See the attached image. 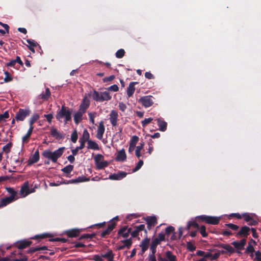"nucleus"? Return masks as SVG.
I'll use <instances>...</instances> for the list:
<instances>
[{"mask_svg": "<svg viewBox=\"0 0 261 261\" xmlns=\"http://www.w3.org/2000/svg\"><path fill=\"white\" fill-rule=\"evenodd\" d=\"M52 236V234L49 233H43L39 234H37L34 237L31 238L30 239L40 241L42 239H44L45 238H51Z\"/></svg>", "mask_w": 261, "mask_h": 261, "instance_id": "a878e982", "label": "nucleus"}, {"mask_svg": "<svg viewBox=\"0 0 261 261\" xmlns=\"http://www.w3.org/2000/svg\"><path fill=\"white\" fill-rule=\"evenodd\" d=\"M115 78V75H112L108 77H105L102 79L104 83L108 82L113 81Z\"/></svg>", "mask_w": 261, "mask_h": 261, "instance_id": "e2e57ef3", "label": "nucleus"}, {"mask_svg": "<svg viewBox=\"0 0 261 261\" xmlns=\"http://www.w3.org/2000/svg\"><path fill=\"white\" fill-rule=\"evenodd\" d=\"M218 247L224 249L226 253H228L229 255L234 252V248L228 244H220L218 245Z\"/></svg>", "mask_w": 261, "mask_h": 261, "instance_id": "412c9836", "label": "nucleus"}, {"mask_svg": "<svg viewBox=\"0 0 261 261\" xmlns=\"http://www.w3.org/2000/svg\"><path fill=\"white\" fill-rule=\"evenodd\" d=\"M232 245L234 246V247L237 249V250H242L243 249V248L242 247V246L240 244V243L238 241H234L232 242Z\"/></svg>", "mask_w": 261, "mask_h": 261, "instance_id": "bf43d9fd", "label": "nucleus"}, {"mask_svg": "<svg viewBox=\"0 0 261 261\" xmlns=\"http://www.w3.org/2000/svg\"><path fill=\"white\" fill-rule=\"evenodd\" d=\"M49 241L50 242H61L62 243H65L67 241V240L65 238H56L55 239H49Z\"/></svg>", "mask_w": 261, "mask_h": 261, "instance_id": "4d7b16f0", "label": "nucleus"}, {"mask_svg": "<svg viewBox=\"0 0 261 261\" xmlns=\"http://www.w3.org/2000/svg\"><path fill=\"white\" fill-rule=\"evenodd\" d=\"M198 229H199L200 233L203 237L205 238L207 236V233L206 232V227L205 226H201Z\"/></svg>", "mask_w": 261, "mask_h": 261, "instance_id": "09e8293b", "label": "nucleus"}, {"mask_svg": "<svg viewBox=\"0 0 261 261\" xmlns=\"http://www.w3.org/2000/svg\"><path fill=\"white\" fill-rule=\"evenodd\" d=\"M134 228H136V229L139 231V232L144 231L145 233V236H147V230L145 228V226L144 224H140L137 226H135L134 227Z\"/></svg>", "mask_w": 261, "mask_h": 261, "instance_id": "58836bf2", "label": "nucleus"}, {"mask_svg": "<svg viewBox=\"0 0 261 261\" xmlns=\"http://www.w3.org/2000/svg\"><path fill=\"white\" fill-rule=\"evenodd\" d=\"M89 180V178H87L85 176H80L76 179H71L68 180V184H76L78 182H84Z\"/></svg>", "mask_w": 261, "mask_h": 261, "instance_id": "c85d7f7f", "label": "nucleus"}, {"mask_svg": "<svg viewBox=\"0 0 261 261\" xmlns=\"http://www.w3.org/2000/svg\"><path fill=\"white\" fill-rule=\"evenodd\" d=\"M32 244V242L30 239H23L16 242L15 246L19 250H22L30 247Z\"/></svg>", "mask_w": 261, "mask_h": 261, "instance_id": "6e6552de", "label": "nucleus"}, {"mask_svg": "<svg viewBox=\"0 0 261 261\" xmlns=\"http://www.w3.org/2000/svg\"><path fill=\"white\" fill-rule=\"evenodd\" d=\"M6 190L10 194V198L13 199L14 201L18 199L17 192L12 188L6 187Z\"/></svg>", "mask_w": 261, "mask_h": 261, "instance_id": "b1692460", "label": "nucleus"}, {"mask_svg": "<svg viewBox=\"0 0 261 261\" xmlns=\"http://www.w3.org/2000/svg\"><path fill=\"white\" fill-rule=\"evenodd\" d=\"M89 106H90V102H89V100H88L86 98H85L83 99V101L80 106V109L78 111H79L83 113H85V112H86V110L89 108Z\"/></svg>", "mask_w": 261, "mask_h": 261, "instance_id": "aec40b11", "label": "nucleus"}, {"mask_svg": "<svg viewBox=\"0 0 261 261\" xmlns=\"http://www.w3.org/2000/svg\"><path fill=\"white\" fill-rule=\"evenodd\" d=\"M196 246L190 242H187V249L191 252H193L196 249Z\"/></svg>", "mask_w": 261, "mask_h": 261, "instance_id": "de8ad7c7", "label": "nucleus"}, {"mask_svg": "<svg viewBox=\"0 0 261 261\" xmlns=\"http://www.w3.org/2000/svg\"><path fill=\"white\" fill-rule=\"evenodd\" d=\"M12 147V143L11 142H9L3 147V151L6 153H8L10 152Z\"/></svg>", "mask_w": 261, "mask_h": 261, "instance_id": "c03bdc74", "label": "nucleus"}, {"mask_svg": "<svg viewBox=\"0 0 261 261\" xmlns=\"http://www.w3.org/2000/svg\"><path fill=\"white\" fill-rule=\"evenodd\" d=\"M30 194L29 183L28 181H25L21 187L19 194L22 197H25Z\"/></svg>", "mask_w": 261, "mask_h": 261, "instance_id": "9b49d317", "label": "nucleus"}, {"mask_svg": "<svg viewBox=\"0 0 261 261\" xmlns=\"http://www.w3.org/2000/svg\"><path fill=\"white\" fill-rule=\"evenodd\" d=\"M175 228L174 227L172 226H168L165 229V233L167 235H169L171 233H173L174 232Z\"/></svg>", "mask_w": 261, "mask_h": 261, "instance_id": "13d9d810", "label": "nucleus"}, {"mask_svg": "<svg viewBox=\"0 0 261 261\" xmlns=\"http://www.w3.org/2000/svg\"><path fill=\"white\" fill-rule=\"evenodd\" d=\"M73 166L71 165H69L68 166H65L63 168L61 169L62 171L64 173H66V176L67 177H70V176L69 174L71 172V171L73 170Z\"/></svg>", "mask_w": 261, "mask_h": 261, "instance_id": "2f4dec72", "label": "nucleus"}, {"mask_svg": "<svg viewBox=\"0 0 261 261\" xmlns=\"http://www.w3.org/2000/svg\"><path fill=\"white\" fill-rule=\"evenodd\" d=\"M105 131V127L103 121H101L99 123L98 129L96 134V137L99 140H101L103 137V135Z\"/></svg>", "mask_w": 261, "mask_h": 261, "instance_id": "a211bd4d", "label": "nucleus"}, {"mask_svg": "<svg viewBox=\"0 0 261 261\" xmlns=\"http://www.w3.org/2000/svg\"><path fill=\"white\" fill-rule=\"evenodd\" d=\"M143 161L141 160H139V161L138 162V163L136 165L135 168H134L133 169V172H135L138 171L141 168V167L143 166Z\"/></svg>", "mask_w": 261, "mask_h": 261, "instance_id": "6e6d98bb", "label": "nucleus"}, {"mask_svg": "<svg viewBox=\"0 0 261 261\" xmlns=\"http://www.w3.org/2000/svg\"><path fill=\"white\" fill-rule=\"evenodd\" d=\"M154 239H157L159 243H160L161 241L165 240V234L163 233H159L158 237L155 238Z\"/></svg>", "mask_w": 261, "mask_h": 261, "instance_id": "69168bd1", "label": "nucleus"}, {"mask_svg": "<svg viewBox=\"0 0 261 261\" xmlns=\"http://www.w3.org/2000/svg\"><path fill=\"white\" fill-rule=\"evenodd\" d=\"M197 219L200 221L204 222L207 224L212 225L218 224L220 220V217L206 215L198 216Z\"/></svg>", "mask_w": 261, "mask_h": 261, "instance_id": "39448f33", "label": "nucleus"}, {"mask_svg": "<svg viewBox=\"0 0 261 261\" xmlns=\"http://www.w3.org/2000/svg\"><path fill=\"white\" fill-rule=\"evenodd\" d=\"M121 242L123 243L124 246L127 249H129L132 245L133 242L132 238H129L126 240L121 241Z\"/></svg>", "mask_w": 261, "mask_h": 261, "instance_id": "4c0bfd02", "label": "nucleus"}, {"mask_svg": "<svg viewBox=\"0 0 261 261\" xmlns=\"http://www.w3.org/2000/svg\"><path fill=\"white\" fill-rule=\"evenodd\" d=\"M78 139L77 130L75 129L71 135V140L72 142L75 143Z\"/></svg>", "mask_w": 261, "mask_h": 261, "instance_id": "8fccbe9b", "label": "nucleus"}, {"mask_svg": "<svg viewBox=\"0 0 261 261\" xmlns=\"http://www.w3.org/2000/svg\"><path fill=\"white\" fill-rule=\"evenodd\" d=\"M30 114L31 111L29 109H19L16 114L15 119L17 121H23Z\"/></svg>", "mask_w": 261, "mask_h": 261, "instance_id": "0eeeda50", "label": "nucleus"}, {"mask_svg": "<svg viewBox=\"0 0 261 261\" xmlns=\"http://www.w3.org/2000/svg\"><path fill=\"white\" fill-rule=\"evenodd\" d=\"M165 255L166 257V261H177L176 256L173 255L172 252L170 251L166 252Z\"/></svg>", "mask_w": 261, "mask_h": 261, "instance_id": "72a5a7b5", "label": "nucleus"}, {"mask_svg": "<svg viewBox=\"0 0 261 261\" xmlns=\"http://www.w3.org/2000/svg\"><path fill=\"white\" fill-rule=\"evenodd\" d=\"M144 145V143L142 142L140 143L139 145L136 147V149L135 150V154L136 156L139 159L141 156V151L143 149Z\"/></svg>", "mask_w": 261, "mask_h": 261, "instance_id": "c9c22d12", "label": "nucleus"}, {"mask_svg": "<svg viewBox=\"0 0 261 261\" xmlns=\"http://www.w3.org/2000/svg\"><path fill=\"white\" fill-rule=\"evenodd\" d=\"M250 228L247 226H244L242 227L240 230L236 233V237H247L250 234Z\"/></svg>", "mask_w": 261, "mask_h": 261, "instance_id": "f8f14e48", "label": "nucleus"}, {"mask_svg": "<svg viewBox=\"0 0 261 261\" xmlns=\"http://www.w3.org/2000/svg\"><path fill=\"white\" fill-rule=\"evenodd\" d=\"M225 225L234 231H237L239 229V226L238 225L232 223H226L225 224Z\"/></svg>", "mask_w": 261, "mask_h": 261, "instance_id": "3c124183", "label": "nucleus"}, {"mask_svg": "<svg viewBox=\"0 0 261 261\" xmlns=\"http://www.w3.org/2000/svg\"><path fill=\"white\" fill-rule=\"evenodd\" d=\"M127 230V226H124L122 228H121L118 232V234L119 236H122L123 238H127L129 234L128 233V232L126 231Z\"/></svg>", "mask_w": 261, "mask_h": 261, "instance_id": "7c9ffc66", "label": "nucleus"}, {"mask_svg": "<svg viewBox=\"0 0 261 261\" xmlns=\"http://www.w3.org/2000/svg\"><path fill=\"white\" fill-rule=\"evenodd\" d=\"M255 259L257 261H261V252L259 251H257L255 252Z\"/></svg>", "mask_w": 261, "mask_h": 261, "instance_id": "774afa93", "label": "nucleus"}, {"mask_svg": "<svg viewBox=\"0 0 261 261\" xmlns=\"http://www.w3.org/2000/svg\"><path fill=\"white\" fill-rule=\"evenodd\" d=\"M95 113H89L88 115L90 119V121L93 124H94V117H95Z\"/></svg>", "mask_w": 261, "mask_h": 261, "instance_id": "0e129e2a", "label": "nucleus"}, {"mask_svg": "<svg viewBox=\"0 0 261 261\" xmlns=\"http://www.w3.org/2000/svg\"><path fill=\"white\" fill-rule=\"evenodd\" d=\"M116 226V223L113 221L110 222L108 227L106 229L103 230L100 234L101 238H105L107 235L109 234L113 230Z\"/></svg>", "mask_w": 261, "mask_h": 261, "instance_id": "ddd939ff", "label": "nucleus"}, {"mask_svg": "<svg viewBox=\"0 0 261 261\" xmlns=\"http://www.w3.org/2000/svg\"><path fill=\"white\" fill-rule=\"evenodd\" d=\"M84 113L78 111L73 116L74 121L75 124H78L82 120V117Z\"/></svg>", "mask_w": 261, "mask_h": 261, "instance_id": "cd10ccee", "label": "nucleus"}, {"mask_svg": "<svg viewBox=\"0 0 261 261\" xmlns=\"http://www.w3.org/2000/svg\"><path fill=\"white\" fill-rule=\"evenodd\" d=\"M138 84V83L136 82L130 83L128 87L127 88V95L128 97H130L133 96L136 89L135 85Z\"/></svg>", "mask_w": 261, "mask_h": 261, "instance_id": "4be33fe9", "label": "nucleus"}, {"mask_svg": "<svg viewBox=\"0 0 261 261\" xmlns=\"http://www.w3.org/2000/svg\"><path fill=\"white\" fill-rule=\"evenodd\" d=\"M113 256H114V254H113L112 250H109L106 253L101 254V257L107 259L110 258Z\"/></svg>", "mask_w": 261, "mask_h": 261, "instance_id": "603ef678", "label": "nucleus"}, {"mask_svg": "<svg viewBox=\"0 0 261 261\" xmlns=\"http://www.w3.org/2000/svg\"><path fill=\"white\" fill-rule=\"evenodd\" d=\"M126 159V155L124 149H122L118 152L117 155L115 158L116 161L124 162Z\"/></svg>", "mask_w": 261, "mask_h": 261, "instance_id": "5701e85b", "label": "nucleus"}, {"mask_svg": "<svg viewBox=\"0 0 261 261\" xmlns=\"http://www.w3.org/2000/svg\"><path fill=\"white\" fill-rule=\"evenodd\" d=\"M145 237L146 238L141 241L140 244L143 253L148 249L150 242V239L147 238V236Z\"/></svg>", "mask_w": 261, "mask_h": 261, "instance_id": "6ab92c4d", "label": "nucleus"}, {"mask_svg": "<svg viewBox=\"0 0 261 261\" xmlns=\"http://www.w3.org/2000/svg\"><path fill=\"white\" fill-rule=\"evenodd\" d=\"M51 95L50 90L48 88H46L45 93H41L39 95V98L42 99L43 100H47L48 99Z\"/></svg>", "mask_w": 261, "mask_h": 261, "instance_id": "c756f323", "label": "nucleus"}, {"mask_svg": "<svg viewBox=\"0 0 261 261\" xmlns=\"http://www.w3.org/2000/svg\"><path fill=\"white\" fill-rule=\"evenodd\" d=\"M65 147H62L52 152L49 150H45L42 153V156L51 160L54 163H56L58 159L63 154Z\"/></svg>", "mask_w": 261, "mask_h": 261, "instance_id": "7ed1b4c3", "label": "nucleus"}, {"mask_svg": "<svg viewBox=\"0 0 261 261\" xmlns=\"http://www.w3.org/2000/svg\"><path fill=\"white\" fill-rule=\"evenodd\" d=\"M4 74L5 75V77L4 79V81L5 83H8L13 80L12 76L10 75L8 71H5L4 72Z\"/></svg>", "mask_w": 261, "mask_h": 261, "instance_id": "79ce46f5", "label": "nucleus"}, {"mask_svg": "<svg viewBox=\"0 0 261 261\" xmlns=\"http://www.w3.org/2000/svg\"><path fill=\"white\" fill-rule=\"evenodd\" d=\"M90 135L87 129H85L83 132L82 137L80 139L81 145L76 147L75 149L72 150V153L73 155H76L78 151L80 149H82L85 147V143L87 142L88 149L98 150L99 149L98 144L94 141L89 139Z\"/></svg>", "mask_w": 261, "mask_h": 261, "instance_id": "f257e3e1", "label": "nucleus"}, {"mask_svg": "<svg viewBox=\"0 0 261 261\" xmlns=\"http://www.w3.org/2000/svg\"><path fill=\"white\" fill-rule=\"evenodd\" d=\"M92 97L94 100L100 102L108 101L112 98V96L109 92L104 91L99 93L95 90L93 91Z\"/></svg>", "mask_w": 261, "mask_h": 261, "instance_id": "20e7f679", "label": "nucleus"}, {"mask_svg": "<svg viewBox=\"0 0 261 261\" xmlns=\"http://www.w3.org/2000/svg\"><path fill=\"white\" fill-rule=\"evenodd\" d=\"M118 107L119 109L122 112H124L127 108L126 105L122 102L119 103Z\"/></svg>", "mask_w": 261, "mask_h": 261, "instance_id": "338daca9", "label": "nucleus"}, {"mask_svg": "<svg viewBox=\"0 0 261 261\" xmlns=\"http://www.w3.org/2000/svg\"><path fill=\"white\" fill-rule=\"evenodd\" d=\"M253 252H254V249L252 244H250V242L248 243V245L246 249V253H252ZM253 255V254H252L250 256L252 257Z\"/></svg>", "mask_w": 261, "mask_h": 261, "instance_id": "49530a36", "label": "nucleus"}, {"mask_svg": "<svg viewBox=\"0 0 261 261\" xmlns=\"http://www.w3.org/2000/svg\"><path fill=\"white\" fill-rule=\"evenodd\" d=\"M95 233H92V234H88L86 233L82 234L81 236V237L79 238V240H82L83 239H92L95 237Z\"/></svg>", "mask_w": 261, "mask_h": 261, "instance_id": "37998d69", "label": "nucleus"}, {"mask_svg": "<svg viewBox=\"0 0 261 261\" xmlns=\"http://www.w3.org/2000/svg\"><path fill=\"white\" fill-rule=\"evenodd\" d=\"M50 135L57 140H60L65 138V135L60 133L57 128H52L50 130Z\"/></svg>", "mask_w": 261, "mask_h": 261, "instance_id": "f3484780", "label": "nucleus"}, {"mask_svg": "<svg viewBox=\"0 0 261 261\" xmlns=\"http://www.w3.org/2000/svg\"><path fill=\"white\" fill-rule=\"evenodd\" d=\"M27 42L29 44V45L27 46L28 48L34 47L38 46L40 48V46L38 44V43L33 40L27 39Z\"/></svg>", "mask_w": 261, "mask_h": 261, "instance_id": "a19ab883", "label": "nucleus"}, {"mask_svg": "<svg viewBox=\"0 0 261 261\" xmlns=\"http://www.w3.org/2000/svg\"><path fill=\"white\" fill-rule=\"evenodd\" d=\"M96 168L98 170H101L107 167L109 165V162L104 160V156L100 154H97L94 157Z\"/></svg>", "mask_w": 261, "mask_h": 261, "instance_id": "423d86ee", "label": "nucleus"}, {"mask_svg": "<svg viewBox=\"0 0 261 261\" xmlns=\"http://www.w3.org/2000/svg\"><path fill=\"white\" fill-rule=\"evenodd\" d=\"M139 102H140L144 107H149L153 103V97L150 95L141 97L139 99Z\"/></svg>", "mask_w": 261, "mask_h": 261, "instance_id": "1a4fd4ad", "label": "nucleus"}, {"mask_svg": "<svg viewBox=\"0 0 261 261\" xmlns=\"http://www.w3.org/2000/svg\"><path fill=\"white\" fill-rule=\"evenodd\" d=\"M159 242L157 239H153L151 242L150 249L151 251V254L155 255L156 251V247L159 244Z\"/></svg>", "mask_w": 261, "mask_h": 261, "instance_id": "473e14b6", "label": "nucleus"}, {"mask_svg": "<svg viewBox=\"0 0 261 261\" xmlns=\"http://www.w3.org/2000/svg\"><path fill=\"white\" fill-rule=\"evenodd\" d=\"M125 53V50L123 49H120L116 51L115 56L116 58L120 59L124 56Z\"/></svg>", "mask_w": 261, "mask_h": 261, "instance_id": "a18cd8bd", "label": "nucleus"}, {"mask_svg": "<svg viewBox=\"0 0 261 261\" xmlns=\"http://www.w3.org/2000/svg\"><path fill=\"white\" fill-rule=\"evenodd\" d=\"M147 224V230H150L157 224V219L155 216H148L145 218Z\"/></svg>", "mask_w": 261, "mask_h": 261, "instance_id": "9d476101", "label": "nucleus"}, {"mask_svg": "<svg viewBox=\"0 0 261 261\" xmlns=\"http://www.w3.org/2000/svg\"><path fill=\"white\" fill-rule=\"evenodd\" d=\"M153 119L152 118H146L144 120L141 122L142 125L143 127L145 126L146 125L150 123L152 121Z\"/></svg>", "mask_w": 261, "mask_h": 261, "instance_id": "052dcab7", "label": "nucleus"}, {"mask_svg": "<svg viewBox=\"0 0 261 261\" xmlns=\"http://www.w3.org/2000/svg\"><path fill=\"white\" fill-rule=\"evenodd\" d=\"M134 228H136V229L139 231V232L144 231L145 233V236H147V230L145 228V226L144 224H140L137 226H135L134 227Z\"/></svg>", "mask_w": 261, "mask_h": 261, "instance_id": "ea45409f", "label": "nucleus"}, {"mask_svg": "<svg viewBox=\"0 0 261 261\" xmlns=\"http://www.w3.org/2000/svg\"><path fill=\"white\" fill-rule=\"evenodd\" d=\"M157 123L159 126V129L162 132H165L167 129V123L161 119H158Z\"/></svg>", "mask_w": 261, "mask_h": 261, "instance_id": "bb28decb", "label": "nucleus"}, {"mask_svg": "<svg viewBox=\"0 0 261 261\" xmlns=\"http://www.w3.org/2000/svg\"><path fill=\"white\" fill-rule=\"evenodd\" d=\"M39 152L38 150H37L33 156L30 159L29 161L31 164L37 163L39 160Z\"/></svg>", "mask_w": 261, "mask_h": 261, "instance_id": "f704fd0d", "label": "nucleus"}, {"mask_svg": "<svg viewBox=\"0 0 261 261\" xmlns=\"http://www.w3.org/2000/svg\"><path fill=\"white\" fill-rule=\"evenodd\" d=\"M127 175V173L124 171H119L117 173L111 174L109 175V178L111 180H121L124 178Z\"/></svg>", "mask_w": 261, "mask_h": 261, "instance_id": "2eb2a0df", "label": "nucleus"}, {"mask_svg": "<svg viewBox=\"0 0 261 261\" xmlns=\"http://www.w3.org/2000/svg\"><path fill=\"white\" fill-rule=\"evenodd\" d=\"M14 201V200L9 197L2 198L0 200V208L7 206L8 204Z\"/></svg>", "mask_w": 261, "mask_h": 261, "instance_id": "393cba45", "label": "nucleus"}, {"mask_svg": "<svg viewBox=\"0 0 261 261\" xmlns=\"http://www.w3.org/2000/svg\"><path fill=\"white\" fill-rule=\"evenodd\" d=\"M108 90L111 91L117 92L119 90V87L117 85H113L108 88Z\"/></svg>", "mask_w": 261, "mask_h": 261, "instance_id": "680f3d73", "label": "nucleus"}, {"mask_svg": "<svg viewBox=\"0 0 261 261\" xmlns=\"http://www.w3.org/2000/svg\"><path fill=\"white\" fill-rule=\"evenodd\" d=\"M118 113L114 110H112L110 114V121L113 126H116L117 125Z\"/></svg>", "mask_w": 261, "mask_h": 261, "instance_id": "dca6fc26", "label": "nucleus"}, {"mask_svg": "<svg viewBox=\"0 0 261 261\" xmlns=\"http://www.w3.org/2000/svg\"><path fill=\"white\" fill-rule=\"evenodd\" d=\"M72 110L63 105L60 110L57 111L56 118L57 120L67 123L71 120Z\"/></svg>", "mask_w": 261, "mask_h": 261, "instance_id": "f03ea898", "label": "nucleus"}, {"mask_svg": "<svg viewBox=\"0 0 261 261\" xmlns=\"http://www.w3.org/2000/svg\"><path fill=\"white\" fill-rule=\"evenodd\" d=\"M139 137L137 136H133L130 139L129 144L133 145L134 146L136 145V144L139 141Z\"/></svg>", "mask_w": 261, "mask_h": 261, "instance_id": "5fc2aeb1", "label": "nucleus"}, {"mask_svg": "<svg viewBox=\"0 0 261 261\" xmlns=\"http://www.w3.org/2000/svg\"><path fill=\"white\" fill-rule=\"evenodd\" d=\"M220 256V253L217 252L214 254L210 252H206L205 257L210 258L211 260H215Z\"/></svg>", "mask_w": 261, "mask_h": 261, "instance_id": "e433bc0d", "label": "nucleus"}, {"mask_svg": "<svg viewBox=\"0 0 261 261\" xmlns=\"http://www.w3.org/2000/svg\"><path fill=\"white\" fill-rule=\"evenodd\" d=\"M9 117V114L8 111H5L4 113L0 114V122L5 121L6 119Z\"/></svg>", "mask_w": 261, "mask_h": 261, "instance_id": "864d4df0", "label": "nucleus"}, {"mask_svg": "<svg viewBox=\"0 0 261 261\" xmlns=\"http://www.w3.org/2000/svg\"><path fill=\"white\" fill-rule=\"evenodd\" d=\"M82 231V229L73 228L66 230L65 234L68 238H75L80 235Z\"/></svg>", "mask_w": 261, "mask_h": 261, "instance_id": "4468645a", "label": "nucleus"}]
</instances>
